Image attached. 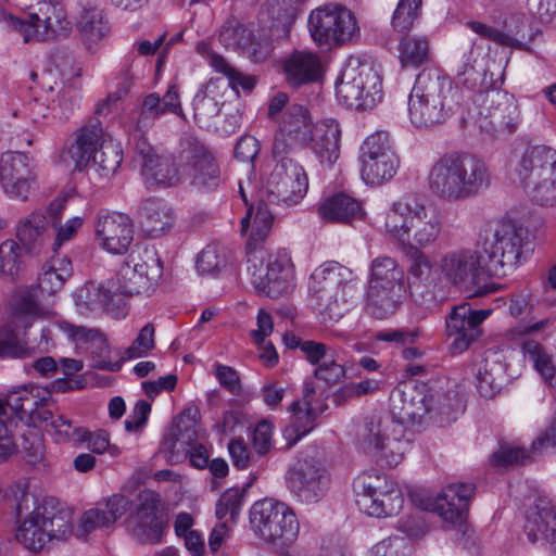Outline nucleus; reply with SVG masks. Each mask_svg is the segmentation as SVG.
<instances>
[{"label":"nucleus","instance_id":"obj_1","mask_svg":"<svg viewBox=\"0 0 556 556\" xmlns=\"http://www.w3.org/2000/svg\"><path fill=\"white\" fill-rule=\"evenodd\" d=\"M392 418L370 417L366 424L363 447L388 466H397L408 451L404 425L415 424L428 413L427 389L413 382L399 383L390 394Z\"/></svg>","mask_w":556,"mask_h":556},{"label":"nucleus","instance_id":"obj_2","mask_svg":"<svg viewBox=\"0 0 556 556\" xmlns=\"http://www.w3.org/2000/svg\"><path fill=\"white\" fill-rule=\"evenodd\" d=\"M274 223V216L267 206L260 203L248 208L241 219V233L247 235L251 227L248 249V273L251 283L258 294L278 298L287 294L293 287L294 266L287 250L267 253L258 243L263 242Z\"/></svg>","mask_w":556,"mask_h":556},{"label":"nucleus","instance_id":"obj_3","mask_svg":"<svg viewBox=\"0 0 556 556\" xmlns=\"http://www.w3.org/2000/svg\"><path fill=\"white\" fill-rule=\"evenodd\" d=\"M427 184L435 198L454 203L485 191L491 185V173L480 157L464 151H448L433 162Z\"/></svg>","mask_w":556,"mask_h":556},{"label":"nucleus","instance_id":"obj_4","mask_svg":"<svg viewBox=\"0 0 556 556\" xmlns=\"http://www.w3.org/2000/svg\"><path fill=\"white\" fill-rule=\"evenodd\" d=\"M16 511L20 520L15 539L33 553L41 552L50 542L65 541L73 534L70 509H56L49 502L38 504L35 495L26 491L16 496Z\"/></svg>","mask_w":556,"mask_h":556},{"label":"nucleus","instance_id":"obj_5","mask_svg":"<svg viewBox=\"0 0 556 556\" xmlns=\"http://www.w3.org/2000/svg\"><path fill=\"white\" fill-rule=\"evenodd\" d=\"M462 98L448 76L437 71H422L408 97L409 121L417 128L441 125L459 109Z\"/></svg>","mask_w":556,"mask_h":556},{"label":"nucleus","instance_id":"obj_6","mask_svg":"<svg viewBox=\"0 0 556 556\" xmlns=\"http://www.w3.org/2000/svg\"><path fill=\"white\" fill-rule=\"evenodd\" d=\"M440 215L417 198L394 202L386 214L384 231L400 250L433 245L442 232Z\"/></svg>","mask_w":556,"mask_h":556},{"label":"nucleus","instance_id":"obj_7","mask_svg":"<svg viewBox=\"0 0 556 556\" xmlns=\"http://www.w3.org/2000/svg\"><path fill=\"white\" fill-rule=\"evenodd\" d=\"M355 275L352 269L330 262L315 269L308 281L312 305L332 320L340 319L355 292Z\"/></svg>","mask_w":556,"mask_h":556},{"label":"nucleus","instance_id":"obj_8","mask_svg":"<svg viewBox=\"0 0 556 556\" xmlns=\"http://www.w3.org/2000/svg\"><path fill=\"white\" fill-rule=\"evenodd\" d=\"M514 172L528 197L542 206L556 204V150L547 146L528 147Z\"/></svg>","mask_w":556,"mask_h":556},{"label":"nucleus","instance_id":"obj_9","mask_svg":"<svg viewBox=\"0 0 556 556\" xmlns=\"http://www.w3.org/2000/svg\"><path fill=\"white\" fill-rule=\"evenodd\" d=\"M437 269L441 278L452 287L481 296L495 292L484 255L475 249L455 248L439 255Z\"/></svg>","mask_w":556,"mask_h":556},{"label":"nucleus","instance_id":"obj_10","mask_svg":"<svg viewBox=\"0 0 556 556\" xmlns=\"http://www.w3.org/2000/svg\"><path fill=\"white\" fill-rule=\"evenodd\" d=\"M3 22L9 28L18 33L24 42H45L66 38L73 29L66 10L52 0L38 2L24 17L3 13Z\"/></svg>","mask_w":556,"mask_h":556},{"label":"nucleus","instance_id":"obj_11","mask_svg":"<svg viewBox=\"0 0 556 556\" xmlns=\"http://www.w3.org/2000/svg\"><path fill=\"white\" fill-rule=\"evenodd\" d=\"M498 81V79H496ZM502 83V78H500ZM473 98L475 125L491 138L511 135L520 122V113L515 98L498 89L497 83L491 88L479 89Z\"/></svg>","mask_w":556,"mask_h":556},{"label":"nucleus","instance_id":"obj_12","mask_svg":"<svg viewBox=\"0 0 556 556\" xmlns=\"http://www.w3.org/2000/svg\"><path fill=\"white\" fill-rule=\"evenodd\" d=\"M249 520L256 535L278 545L293 543L300 532L294 510L286 503L269 497L258 500L251 506Z\"/></svg>","mask_w":556,"mask_h":556},{"label":"nucleus","instance_id":"obj_13","mask_svg":"<svg viewBox=\"0 0 556 556\" xmlns=\"http://www.w3.org/2000/svg\"><path fill=\"white\" fill-rule=\"evenodd\" d=\"M308 30L317 46L328 49L344 46L359 37L355 15L338 3L313 10L308 16Z\"/></svg>","mask_w":556,"mask_h":556},{"label":"nucleus","instance_id":"obj_14","mask_svg":"<svg viewBox=\"0 0 556 556\" xmlns=\"http://www.w3.org/2000/svg\"><path fill=\"white\" fill-rule=\"evenodd\" d=\"M336 96L348 108L370 109L381 99L380 75L371 65L350 60L336 84Z\"/></svg>","mask_w":556,"mask_h":556},{"label":"nucleus","instance_id":"obj_15","mask_svg":"<svg viewBox=\"0 0 556 556\" xmlns=\"http://www.w3.org/2000/svg\"><path fill=\"white\" fill-rule=\"evenodd\" d=\"M286 488L295 502L319 503L330 486V473L325 464L311 455H301L286 471Z\"/></svg>","mask_w":556,"mask_h":556},{"label":"nucleus","instance_id":"obj_16","mask_svg":"<svg viewBox=\"0 0 556 556\" xmlns=\"http://www.w3.org/2000/svg\"><path fill=\"white\" fill-rule=\"evenodd\" d=\"M361 175L367 185H381L391 180L400 167L389 134L376 131L361 147Z\"/></svg>","mask_w":556,"mask_h":556},{"label":"nucleus","instance_id":"obj_17","mask_svg":"<svg viewBox=\"0 0 556 556\" xmlns=\"http://www.w3.org/2000/svg\"><path fill=\"white\" fill-rule=\"evenodd\" d=\"M274 159L277 163L266 180L268 203L260 199L257 205L263 203L268 206L269 203L275 202H283L288 205L298 203L308 189V178L303 166L288 155Z\"/></svg>","mask_w":556,"mask_h":556},{"label":"nucleus","instance_id":"obj_18","mask_svg":"<svg viewBox=\"0 0 556 556\" xmlns=\"http://www.w3.org/2000/svg\"><path fill=\"white\" fill-rule=\"evenodd\" d=\"M179 162L184 177L199 191L215 189L220 181L218 165L205 146L197 138L186 136L180 141Z\"/></svg>","mask_w":556,"mask_h":556},{"label":"nucleus","instance_id":"obj_19","mask_svg":"<svg viewBox=\"0 0 556 556\" xmlns=\"http://www.w3.org/2000/svg\"><path fill=\"white\" fill-rule=\"evenodd\" d=\"M163 276V266L154 249H144L134 265L125 263L118 270L119 295H152Z\"/></svg>","mask_w":556,"mask_h":556},{"label":"nucleus","instance_id":"obj_20","mask_svg":"<svg viewBox=\"0 0 556 556\" xmlns=\"http://www.w3.org/2000/svg\"><path fill=\"white\" fill-rule=\"evenodd\" d=\"M521 231L510 223L498 224L492 237L483 244V252L488 255L486 266L490 276L506 275L507 270L516 268L521 255Z\"/></svg>","mask_w":556,"mask_h":556},{"label":"nucleus","instance_id":"obj_21","mask_svg":"<svg viewBox=\"0 0 556 556\" xmlns=\"http://www.w3.org/2000/svg\"><path fill=\"white\" fill-rule=\"evenodd\" d=\"M313 122L306 108L290 104L278 119V129L273 142V156L289 155L298 147H304L311 139Z\"/></svg>","mask_w":556,"mask_h":556},{"label":"nucleus","instance_id":"obj_22","mask_svg":"<svg viewBox=\"0 0 556 556\" xmlns=\"http://www.w3.org/2000/svg\"><path fill=\"white\" fill-rule=\"evenodd\" d=\"M160 505L156 493L143 491L139 494L135 510L126 518L128 531L139 542L155 544L161 541L167 521Z\"/></svg>","mask_w":556,"mask_h":556},{"label":"nucleus","instance_id":"obj_23","mask_svg":"<svg viewBox=\"0 0 556 556\" xmlns=\"http://www.w3.org/2000/svg\"><path fill=\"white\" fill-rule=\"evenodd\" d=\"M134 150L147 186L172 187L182 181L184 169L176 167L170 157L156 154L140 131L134 135Z\"/></svg>","mask_w":556,"mask_h":556},{"label":"nucleus","instance_id":"obj_24","mask_svg":"<svg viewBox=\"0 0 556 556\" xmlns=\"http://www.w3.org/2000/svg\"><path fill=\"white\" fill-rule=\"evenodd\" d=\"M98 245L114 255L125 254L134 240V224L124 213L100 210L93 220Z\"/></svg>","mask_w":556,"mask_h":556},{"label":"nucleus","instance_id":"obj_25","mask_svg":"<svg viewBox=\"0 0 556 556\" xmlns=\"http://www.w3.org/2000/svg\"><path fill=\"white\" fill-rule=\"evenodd\" d=\"M0 180L4 193L13 200L26 201L37 187L33 161L24 153L8 152L0 160Z\"/></svg>","mask_w":556,"mask_h":556},{"label":"nucleus","instance_id":"obj_26","mask_svg":"<svg viewBox=\"0 0 556 556\" xmlns=\"http://www.w3.org/2000/svg\"><path fill=\"white\" fill-rule=\"evenodd\" d=\"M491 313V309H473L467 302L453 307L446 318V333L453 338L450 345L452 353L460 354L468 350L481 336L479 326Z\"/></svg>","mask_w":556,"mask_h":556},{"label":"nucleus","instance_id":"obj_27","mask_svg":"<svg viewBox=\"0 0 556 556\" xmlns=\"http://www.w3.org/2000/svg\"><path fill=\"white\" fill-rule=\"evenodd\" d=\"M219 41L226 49L239 51L253 62L267 60L274 49L263 29L254 31L237 21H228L223 26Z\"/></svg>","mask_w":556,"mask_h":556},{"label":"nucleus","instance_id":"obj_28","mask_svg":"<svg viewBox=\"0 0 556 556\" xmlns=\"http://www.w3.org/2000/svg\"><path fill=\"white\" fill-rule=\"evenodd\" d=\"M75 304L84 315L99 311L105 312L115 319L124 318L127 315L126 302L119 295L116 283L113 281L85 285L76 292Z\"/></svg>","mask_w":556,"mask_h":556},{"label":"nucleus","instance_id":"obj_29","mask_svg":"<svg viewBox=\"0 0 556 556\" xmlns=\"http://www.w3.org/2000/svg\"><path fill=\"white\" fill-rule=\"evenodd\" d=\"M50 397L48 389L28 384L12 390L5 403L21 421L37 427L51 418V410L47 407Z\"/></svg>","mask_w":556,"mask_h":556},{"label":"nucleus","instance_id":"obj_30","mask_svg":"<svg viewBox=\"0 0 556 556\" xmlns=\"http://www.w3.org/2000/svg\"><path fill=\"white\" fill-rule=\"evenodd\" d=\"M525 532L531 543L548 545L556 553V504L538 500L527 513Z\"/></svg>","mask_w":556,"mask_h":556},{"label":"nucleus","instance_id":"obj_31","mask_svg":"<svg viewBox=\"0 0 556 556\" xmlns=\"http://www.w3.org/2000/svg\"><path fill=\"white\" fill-rule=\"evenodd\" d=\"M475 492L473 483H450L435 497L434 509L443 520L451 523L460 522L466 517Z\"/></svg>","mask_w":556,"mask_h":556},{"label":"nucleus","instance_id":"obj_32","mask_svg":"<svg viewBox=\"0 0 556 556\" xmlns=\"http://www.w3.org/2000/svg\"><path fill=\"white\" fill-rule=\"evenodd\" d=\"M61 329L68 339L79 345H87L93 354L92 366L97 369L117 371L121 368L118 363H113L109 356L110 349L105 336L96 328L77 326L70 323H62Z\"/></svg>","mask_w":556,"mask_h":556},{"label":"nucleus","instance_id":"obj_33","mask_svg":"<svg viewBox=\"0 0 556 556\" xmlns=\"http://www.w3.org/2000/svg\"><path fill=\"white\" fill-rule=\"evenodd\" d=\"M286 81L293 88L313 84L323 78L324 64L317 52L295 50L282 63Z\"/></svg>","mask_w":556,"mask_h":556},{"label":"nucleus","instance_id":"obj_34","mask_svg":"<svg viewBox=\"0 0 556 556\" xmlns=\"http://www.w3.org/2000/svg\"><path fill=\"white\" fill-rule=\"evenodd\" d=\"M127 497L116 494L86 510L78 522L76 535L85 538L92 531L109 528L128 510Z\"/></svg>","mask_w":556,"mask_h":556},{"label":"nucleus","instance_id":"obj_35","mask_svg":"<svg viewBox=\"0 0 556 556\" xmlns=\"http://www.w3.org/2000/svg\"><path fill=\"white\" fill-rule=\"evenodd\" d=\"M127 497L116 494L86 510L78 522L76 535L85 538L92 531L109 528L128 510Z\"/></svg>","mask_w":556,"mask_h":556},{"label":"nucleus","instance_id":"obj_36","mask_svg":"<svg viewBox=\"0 0 556 556\" xmlns=\"http://www.w3.org/2000/svg\"><path fill=\"white\" fill-rule=\"evenodd\" d=\"M127 497L116 494L86 510L78 522L76 535L85 538L92 531L109 528L128 510Z\"/></svg>","mask_w":556,"mask_h":556},{"label":"nucleus","instance_id":"obj_37","mask_svg":"<svg viewBox=\"0 0 556 556\" xmlns=\"http://www.w3.org/2000/svg\"><path fill=\"white\" fill-rule=\"evenodd\" d=\"M326 408L321 395L316 394L313 382L306 381L303 386L302 404L293 402L290 409L293 412L292 421L286 428V433L294 434V441L306 435L314 428L315 418Z\"/></svg>","mask_w":556,"mask_h":556},{"label":"nucleus","instance_id":"obj_38","mask_svg":"<svg viewBox=\"0 0 556 556\" xmlns=\"http://www.w3.org/2000/svg\"><path fill=\"white\" fill-rule=\"evenodd\" d=\"M111 139V136L103 131L99 121H92L79 128L74 143L68 149L75 168L84 169L90 163L94 152L99 151L102 144Z\"/></svg>","mask_w":556,"mask_h":556},{"label":"nucleus","instance_id":"obj_39","mask_svg":"<svg viewBox=\"0 0 556 556\" xmlns=\"http://www.w3.org/2000/svg\"><path fill=\"white\" fill-rule=\"evenodd\" d=\"M318 214L325 222L344 225L361 222L366 215L358 200L342 192L326 198L318 206Z\"/></svg>","mask_w":556,"mask_h":556},{"label":"nucleus","instance_id":"obj_40","mask_svg":"<svg viewBox=\"0 0 556 556\" xmlns=\"http://www.w3.org/2000/svg\"><path fill=\"white\" fill-rule=\"evenodd\" d=\"M76 28L88 48L97 45L108 34L109 26L96 0H78Z\"/></svg>","mask_w":556,"mask_h":556},{"label":"nucleus","instance_id":"obj_41","mask_svg":"<svg viewBox=\"0 0 556 556\" xmlns=\"http://www.w3.org/2000/svg\"><path fill=\"white\" fill-rule=\"evenodd\" d=\"M428 413L440 418V422H451L463 410V402L454 384L440 380L427 390Z\"/></svg>","mask_w":556,"mask_h":556},{"label":"nucleus","instance_id":"obj_42","mask_svg":"<svg viewBox=\"0 0 556 556\" xmlns=\"http://www.w3.org/2000/svg\"><path fill=\"white\" fill-rule=\"evenodd\" d=\"M356 503L361 510L371 517L381 518V494L386 489V476L377 471H367L359 475L355 482Z\"/></svg>","mask_w":556,"mask_h":556},{"label":"nucleus","instance_id":"obj_43","mask_svg":"<svg viewBox=\"0 0 556 556\" xmlns=\"http://www.w3.org/2000/svg\"><path fill=\"white\" fill-rule=\"evenodd\" d=\"M480 53L471 46L468 51L464 52L456 64V77L458 83L470 90L491 88L495 85L496 79L493 74L479 61Z\"/></svg>","mask_w":556,"mask_h":556},{"label":"nucleus","instance_id":"obj_44","mask_svg":"<svg viewBox=\"0 0 556 556\" xmlns=\"http://www.w3.org/2000/svg\"><path fill=\"white\" fill-rule=\"evenodd\" d=\"M340 135V126L333 119H324L314 126L309 140L320 163L331 166L338 160Z\"/></svg>","mask_w":556,"mask_h":556},{"label":"nucleus","instance_id":"obj_45","mask_svg":"<svg viewBox=\"0 0 556 556\" xmlns=\"http://www.w3.org/2000/svg\"><path fill=\"white\" fill-rule=\"evenodd\" d=\"M15 236L28 253H39L50 237L47 217L39 212L22 217L16 224Z\"/></svg>","mask_w":556,"mask_h":556},{"label":"nucleus","instance_id":"obj_46","mask_svg":"<svg viewBox=\"0 0 556 556\" xmlns=\"http://www.w3.org/2000/svg\"><path fill=\"white\" fill-rule=\"evenodd\" d=\"M51 73L42 76L41 87L48 94L47 100L51 102V110L59 111L61 116L66 117L79 108L80 86L76 79L62 81L61 85H49Z\"/></svg>","mask_w":556,"mask_h":556},{"label":"nucleus","instance_id":"obj_47","mask_svg":"<svg viewBox=\"0 0 556 556\" xmlns=\"http://www.w3.org/2000/svg\"><path fill=\"white\" fill-rule=\"evenodd\" d=\"M406 296V289L366 287V312L377 319L392 316Z\"/></svg>","mask_w":556,"mask_h":556},{"label":"nucleus","instance_id":"obj_48","mask_svg":"<svg viewBox=\"0 0 556 556\" xmlns=\"http://www.w3.org/2000/svg\"><path fill=\"white\" fill-rule=\"evenodd\" d=\"M220 80H210L204 88L199 90L193 98V111L195 122L202 126H208L211 119L217 116L224 104Z\"/></svg>","mask_w":556,"mask_h":556},{"label":"nucleus","instance_id":"obj_49","mask_svg":"<svg viewBox=\"0 0 556 556\" xmlns=\"http://www.w3.org/2000/svg\"><path fill=\"white\" fill-rule=\"evenodd\" d=\"M367 287L406 289L404 271L393 257L378 256L371 261Z\"/></svg>","mask_w":556,"mask_h":556},{"label":"nucleus","instance_id":"obj_50","mask_svg":"<svg viewBox=\"0 0 556 556\" xmlns=\"http://www.w3.org/2000/svg\"><path fill=\"white\" fill-rule=\"evenodd\" d=\"M173 210L162 200L149 199L140 207V220L143 229L153 237L167 231L174 224Z\"/></svg>","mask_w":556,"mask_h":556},{"label":"nucleus","instance_id":"obj_51","mask_svg":"<svg viewBox=\"0 0 556 556\" xmlns=\"http://www.w3.org/2000/svg\"><path fill=\"white\" fill-rule=\"evenodd\" d=\"M505 366L496 354L486 356L477 369V389L483 397L494 396L505 382Z\"/></svg>","mask_w":556,"mask_h":556},{"label":"nucleus","instance_id":"obj_52","mask_svg":"<svg viewBox=\"0 0 556 556\" xmlns=\"http://www.w3.org/2000/svg\"><path fill=\"white\" fill-rule=\"evenodd\" d=\"M123 161L121 146L113 139L102 144L91 157V168L101 180H110L117 173Z\"/></svg>","mask_w":556,"mask_h":556},{"label":"nucleus","instance_id":"obj_53","mask_svg":"<svg viewBox=\"0 0 556 556\" xmlns=\"http://www.w3.org/2000/svg\"><path fill=\"white\" fill-rule=\"evenodd\" d=\"M72 270V263L67 257L52 258L39 275L38 289L43 293L54 294L63 288Z\"/></svg>","mask_w":556,"mask_h":556},{"label":"nucleus","instance_id":"obj_54","mask_svg":"<svg viewBox=\"0 0 556 556\" xmlns=\"http://www.w3.org/2000/svg\"><path fill=\"white\" fill-rule=\"evenodd\" d=\"M24 268L23 248L13 239L0 244V276L4 280L15 281Z\"/></svg>","mask_w":556,"mask_h":556},{"label":"nucleus","instance_id":"obj_55","mask_svg":"<svg viewBox=\"0 0 556 556\" xmlns=\"http://www.w3.org/2000/svg\"><path fill=\"white\" fill-rule=\"evenodd\" d=\"M408 258L407 271L414 281L422 285H431L434 281V274L438 271L437 263L422 251V249L401 250Z\"/></svg>","mask_w":556,"mask_h":556},{"label":"nucleus","instance_id":"obj_56","mask_svg":"<svg viewBox=\"0 0 556 556\" xmlns=\"http://www.w3.org/2000/svg\"><path fill=\"white\" fill-rule=\"evenodd\" d=\"M429 56V45L425 38L404 37L399 45V58L402 66L417 67Z\"/></svg>","mask_w":556,"mask_h":556},{"label":"nucleus","instance_id":"obj_57","mask_svg":"<svg viewBox=\"0 0 556 556\" xmlns=\"http://www.w3.org/2000/svg\"><path fill=\"white\" fill-rule=\"evenodd\" d=\"M211 66L228 78V81L220 80V86L224 90L229 87L236 88L237 86H240L244 90H251L255 85L253 77L244 76L238 72L219 54L211 55Z\"/></svg>","mask_w":556,"mask_h":556},{"label":"nucleus","instance_id":"obj_58","mask_svg":"<svg viewBox=\"0 0 556 556\" xmlns=\"http://www.w3.org/2000/svg\"><path fill=\"white\" fill-rule=\"evenodd\" d=\"M421 9V0H400L392 16L394 30L405 33L410 29L418 18Z\"/></svg>","mask_w":556,"mask_h":556},{"label":"nucleus","instance_id":"obj_59","mask_svg":"<svg viewBox=\"0 0 556 556\" xmlns=\"http://www.w3.org/2000/svg\"><path fill=\"white\" fill-rule=\"evenodd\" d=\"M244 502V493L238 488L227 489L219 497L216 504V517L222 520L227 515L230 520L236 522Z\"/></svg>","mask_w":556,"mask_h":556},{"label":"nucleus","instance_id":"obj_60","mask_svg":"<svg viewBox=\"0 0 556 556\" xmlns=\"http://www.w3.org/2000/svg\"><path fill=\"white\" fill-rule=\"evenodd\" d=\"M155 328L152 323H147L139 331L137 338L124 352V358L134 359L148 355L155 348Z\"/></svg>","mask_w":556,"mask_h":556},{"label":"nucleus","instance_id":"obj_61","mask_svg":"<svg viewBox=\"0 0 556 556\" xmlns=\"http://www.w3.org/2000/svg\"><path fill=\"white\" fill-rule=\"evenodd\" d=\"M30 355V349L11 329H0V357L23 358Z\"/></svg>","mask_w":556,"mask_h":556},{"label":"nucleus","instance_id":"obj_62","mask_svg":"<svg viewBox=\"0 0 556 556\" xmlns=\"http://www.w3.org/2000/svg\"><path fill=\"white\" fill-rule=\"evenodd\" d=\"M47 424H50L52 429H54L56 441L60 442L72 441L81 443L86 435V429L74 427L72 421L62 415L54 416L51 413V418H49Z\"/></svg>","mask_w":556,"mask_h":556},{"label":"nucleus","instance_id":"obj_63","mask_svg":"<svg viewBox=\"0 0 556 556\" xmlns=\"http://www.w3.org/2000/svg\"><path fill=\"white\" fill-rule=\"evenodd\" d=\"M162 106L163 102L157 93H150L144 97L137 121L139 130L149 127L153 119L169 113L166 108Z\"/></svg>","mask_w":556,"mask_h":556},{"label":"nucleus","instance_id":"obj_64","mask_svg":"<svg viewBox=\"0 0 556 556\" xmlns=\"http://www.w3.org/2000/svg\"><path fill=\"white\" fill-rule=\"evenodd\" d=\"M530 456L525 450L510 445H501L491 456V463L496 467H507L509 465H525Z\"/></svg>","mask_w":556,"mask_h":556}]
</instances>
